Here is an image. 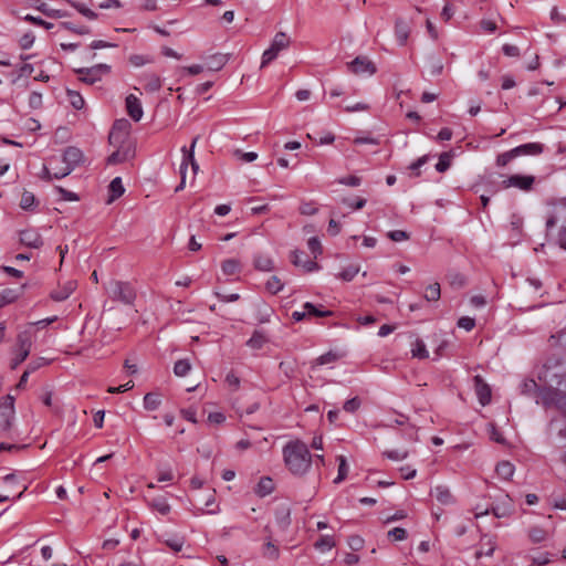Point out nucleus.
<instances>
[{
  "label": "nucleus",
  "mask_w": 566,
  "mask_h": 566,
  "mask_svg": "<svg viewBox=\"0 0 566 566\" xmlns=\"http://www.w3.org/2000/svg\"><path fill=\"white\" fill-rule=\"evenodd\" d=\"M490 512L494 514L496 517H503L507 515V511L505 509H501L500 506H493L491 510L486 509L485 511L475 512V517H481L483 515H488Z\"/></svg>",
  "instance_id": "53"
},
{
  "label": "nucleus",
  "mask_w": 566,
  "mask_h": 566,
  "mask_svg": "<svg viewBox=\"0 0 566 566\" xmlns=\"http://www.w3.org/2000/svg\"><path fill=\"white\" fill-rule=\"evenodd\" d=\"M283 286L284 284L276 275L271 276L265 284L266 291L270 292L271 294H277L283 290Z\"/></svg>",
  "instance_id": "46"
},
{
  "label": "nucleus",
  "mask_w": 566,
  "mask_h": 566,
  "mask_svg": "<svg viewBox=\"0 0 566 566\" xmlns=\"http://www.w3.org/2000/svg\"><path fill=\"white\" fill-rule=\"evenodd\" d=\"M388 238L395 242H400L409 239V234L403 230H394L388 232Z\"/></svg>",
  "instance_id": "60"
},
{
  "label": "nucleus",
  "mask_w": 566,
  "mask_h": 566,
  "mask_svg": "<svg viewBox=\"0 0 566 566\" xmlns=\"http://www.w3.org/2000/svg\"><path fill=\"white\" fill-rule=\"evenodd\" d=\"M360 406V400L357 397H354L352 399H348L345 401L343 409L346 412H355Z\"/></svg>",
  "instance_id": "62"
},
{
  "label": "nucleus",
  "mask_w": 566,
  "mask_h": 566,
  "mask_svg": "<svg viewBox=\"0 0 566 566\" xmlns=\"http://www.w3.org/2000/svg\"><path fill=\"white\" fill-rule=\"evenodd\" d=\"M514 465L510 461H501L496 464V474L503 480H510L514 474Z\"/></svg>",
  "instance_id": "25"
},
{
  "label": "nucleus",
  "mask_w": 566,
  "mask_h": 566,
  "mask_svg": "<svg viewBox=\"0 0 566 566\" xmlns=\"http://www.w3.org/2000/svg\"><path fill=\"white\" fill-rule=\"evenodd\" d=\"M451 166V154L450 153H442L439 156V161L436 165V169L439 172L447 171Z\"/></svg>",
  "instance_id": "48"
},
{
  "label": "nucleus",
  "mask_w": 566,
  "mask_h": 566,
  "mask_svg": "<svg viewBox=\"0 0 566 566\" xmlns=\"http://www.w3.org/2000/svg\"><path fill=\"white\" fill-rule=\"evenodd\" d=\"M32 347V332L27 328L17 336V352H25L30 354Z\"/></svg>",
  "instance_id": "21"
},
{
  "label": "nucleus",
  "mask_w": 566,
  "mask_h": 566,
  "mask_svg": "<svg viewBox=\"0 0 566 566\" xmlns=\"http://www.w3.org/2000/svg\"><path fill=\"white\" fill-rule=\"evenodd\" d=\"M291 261L295 266L303 268L305 272H313L318 270V264L312 260H308L303 251H293Z\"/></svg>",
  "instance_id": "13"
},
{
  "label": "nucleus",
  "mask_w": 566,
  "mask_h": 566,
  "mask_svg": "<svg viewBox=\"0 0 566 566\" xmlns=\"http://www.w3.org/2000/svg\"><path fill=\"white\" fill-rule=\"evenodd\" d=\"M142 80L144 81V87L147 92L154 93L159 91L161 87L160 77L154 73L144 74Z\"/></svg>",
  "instance_id": "23"
},
{
  "label": "nucleus",
  "mask_w": 566,
  "mask_h": 566,
  "mask_svg": "<svg viewBox=\"0 0 566 566\" xmlns=\"http://www.w3.org/2000/svg\"><path fill=\"white\" fill-rule=\"evenodd\" d=\"M78 74V80L85 84L92 85L102 80L103 75L111 72V66L104 63L91 67H81L74 70Z\"/></svg>",
  "instance_id": "5"
},
{
  "label": "nucleus",
  "mask_w": 566,
  "mask_h": 566,
  "mask_svg": "<svg viewBox=\"0 0 566 566\" xmlns=\"http://www.w3.org/2000/svg\"><path fill=\"white\" fill-rule=\"evenodd\" d=\"M535 182V177L530 175H512L504 179L501 184L503 189L511 187L517 188L523 191H530Z\"/></svg>",
  "instance_id": "7"
},
{
  "label": "nucleus",
  "mask_w": 566,
  "mask_h": 566,
  "mask_svg": "<svg viewBox=\"0 0 566 566\" xmlns=\"http://www.w3.org/2000/svg\"><path fill=\"white\" fill-rule=\"evenodd\" d=\"M108 295L113 301L125 305H133L136 300V291L128 282L112 281L108 286Z\"/></svg>",
  "instance_id": "3"
},
{
  "label": "nucleus",
  "mask_w": 566,
  "mask_h": 566,
  "mask_svg": "<svg viewBox=\"0 0 566 566\" xmlns=\"http://www.w3.org/2000/svg\"><path fill=\"white\" fill-rule=\"evenodd\" d=\"M348 70L357 75L376 73V65L366 56H357L347 64Z\"/></svg>",
  "instance_id": "8"
},
{
  "label": "nucleus",
  "mask_w": 566,
  "mask_h": 566,
  "mask_svg": "<svg viewBox=\"0 0 566 566\" xmlns=\"http://www.w3.org/2000/svg\"><path fill=\"white\" fill-rule=\"evenodd\" d=\"M23 20H24V21H28V22H30V23L36 24V25H41V27H43V28H45V29H48V30H49V29H51V28H53V23H51V22H46V21H44L43 19L38 18V17H33V15H31V14H27V15L23 18Z\"/></svg>",
  "instance_id": "55"
},
{
  "label": "nucleus",
  "mask_w": 566,
  "mask_h": 566,
  "mask_svg": "<svg viewBox=\"0 0 566 566\" xmlns=\"http://www.w3.org/2000/svg\"><path fill=\"white\" fill-rule=\"evenodd\" d=\"M547 533L538 526H534L528 531V537L533 543H542L546 539Z\"/></svg>",
  "instance_id": "47"
},
{
  "label": "nucleus",
  "mask_w": 566,
  "mask_h": 566,
  "mask_svg": "<svg viewBox=\"0 0 566 566\" xmlns=\"http://www.w3.org/2000/svg\"><path fill=\"white\" fill-rule=\"evenodd\" d=\"M431 495L437 499V501L443 505H449L454 502L453 495L447 486L438 485L431 492Z\"/></svg>",
  "instance_id": "22"
},
{
  "label": "nucleus",
  "mask_w": 566,
  "mask_h": 566,
  "mask_svg": "<svg viewBox=\"0 0 566 566\" xmlns=\"http://www.w3.org/2000/svg\"><path fill=\"white\" fill-rule=\"evenodd\" d=\"M129 153H130L129 149H125V150L117 149L116 151H114L113 154H111L108 156L107 164L108 165H117V164L124 163L128 159Z\"/></svg>",
  "instance_id": "40"
},
{
  "label": "nucleus",
  "mask_w": 566,
  "mask_h": 566,
  "mask_svg": "<svg viewBox=\"0 0 566 566\" xmlns=\"http://www.w3.org/2000/svg\"><path fill=\"white\" fill-rule=\"evenodd\" d=\"M515 158H517V157L515 156L514 149H511V150L502 153L497 156L496 165L499 167H504Z\"/></svg>",
  "instance_id": "50"
},
{
  "label": "nucleus",
  "mask_w": 566,
  "mask_h": 566,
  "mask_svg": "<svg viewBox=\"0 0 566 566\" xmlns=\"http://www.w3.org/2000/svg\"><path fill=\"white\" fill-rule=\"evenodd\" d=\"M253 266L258 271L271 272L274 270V261L266 254L256 253L253 256Z\"/></svg>",
  "instance_id": "19"
},
{
  "label": "nucleus",
  "mask_w": 566,
  "mask_h": 566,
  "mask_svg": "<svg viewBox=\"0 0 566 566\" xmlns=\"http://www.w3.org/2000/svg\"><path fill=\"white\" fill-rule=\"evenodd\" d=\"M537 405L544 408H556L563 415L566 413V392L555 387L547 386L539 390V399H536Z\"/></svg>",
  "instance_id": "2"
},
{
  "label": "nucleus",
  "mask_w": 566,
  "mask_h": 566,
  "mask_svg": "<svg viewBox=\"0 0 566 566\" xmlns=\"http://www.w3.org/2000/svg\"><path fill=\"white\" fill-rule=\"evenodd\" d=\"M290 43L291 39L285 32H277L274 35L270 48L262 54L261 67H264L274 61L281 51L289 48Z\"/></svg>",
  "instance_id": "4"
},
{
  "label": "nucleus",
  "mask_w": 566,
  "mask_h": 566,
  "mask_svg": "<svg viewBox=\"0 0 566 566\" xmlns=\"http://www.w3.org/2000/svg\"><path fill=\"white\" fill-rule=\"evenodd\" d=\"M440 296H441L440 284L437 282L427 286V289L424 291V295H423V297L428 302L438 301L440 298Z\"/></svg>",
  "instance_id": "44"
},
{
  "label": "nucleus",
  "mask_w": 566,
  "mask_h": 566,
  "mask_svg": "<svg viewBox=\"0 0 566 566\" xmlns=\"http://www.w3.org/2000/svg\"><path fill=\"white\" fill-rule=\"evenodd\" d=\"M108 189H109V193H111L108 202H112L115 199H117L120 196H123V193L125 192V188L123 186L122 178L120 177L114 178L111 181V184L108 186Z\"/></svg>",
  "instance_id": "26"
},
{
  "label": "nucleus",
  "mask_w": 566,
  "mask_h": 566,
  "mask_svg": "<svg viewBox=\"0 0 566 566\" xmlns=\"http://www.w3.org/2000/svg\"><path fill=\"white\" fill-rule=\"evenodd\" d=\"M35 206H36L35 196L31 191L24 190L21 196L20 207L23 210H32Z\"/></svg>",
  "instance_id": "41"
},
{
  "label": "nucleus",
  "mask_w": 566,
  "mask_h": 566,
  "mask_svg": "<svg viewBox=\"0 0 566 566\" xmlns=\"http://www.w3.org/2000/svg\"><path fill=\"white\" fill-rule=\"evenodd\" d=\"M191 370V364L188 359H179L174 365V374L177 377H185Z\"/></svg>",
  "instance_id": "38"
},
{
  "label": "nucleus",
  "mask_w": 566,
  "mask_h": 566,
  "mask_svg": "<svg viewBox=\"0 0 566 566\" xmlns=\"http://www.w3.org/2000/svg\"><path fill=\"white\" fill-rule=\"evenodd\" d=\"M551 20L557 24V25H560V24H564L566 25V15L560 13L558 11V8L557 7H554L551 11Z\"/></svg>",
  "instance_id": "57"
},
{
  "label": "nucleus",
  "mask_w": 566,
  "mask_h": 566,
  "mask_svg": "<svg viewBox=\"0 0 566 566\" xmlns=\"http://www.w3.org/2000/svg\"><path fill=\"white\" fill-rule=\"evenodd\" d=\"M72 171V167H67L66 165L53 168V172L48 166H43L41 178L46 180L62 179L69 176Z\"/></svg>",
  "instance_id": "17"
},
{
  "label": "nucleus",
  "mask_w": 566,
  "mask_h": 566,
  "mask_svg": "<svg viewBox=\"0 0 566 566\" xmlns=\"http://www.w3.org/2000/svg\"><path fill=\"white\" fill-rule=\"evenodd\" d=\"M164 543L171 549L174 551L175 553H178L184 547V544H185V538L181 537V536H177V535H174V536H170L166 539H164Z\"/></svg>",
  "instance_id": "45"
},
{
  "label": "nucleus",
  "mask_w": 566,
  "mask_h": 566,
  "mask_svg": "<svg viewBox=\"0 0 566 566\" xmlns=\"http://www.w3.org/2000/svg\"><path fill=\"white\" fill-rule=\"evenodd\" d=\"M307 245L314 258L322 253V244L316 237L310 238Z\"/></svg>",
  "instance_id": "54"
},
{
  "label": "nucleus",
  "mask_w": 566,
  "mask_h": 566,
  "mask_svg": "<svg viewBox=\"0 0 566 566\" xmlns=\"http://www.w3.org/2000/svg\"><path fill=\"white\" fill-rule=\"evenodd\" d=\"M67 2L76 9L77 12H80L82 15L87 18L88 20H95L97 19V13H95L93 10L87 8L84 3L74 1V0H67Z\"/></svg>",
  "instance_id": "34"
},
{
  "label": "nucleus",
  "mask_w": 566,
  "mask_h": 566,
  "mask_svg": "<svg viewBox=\"0 0 566 566\" xmlns=\"http://www.w3.org/2000/svg\"><path fill=\"white\" fill-rule=\"evenodd\" d=\"M161 403L160 396L155 392H148L144 397V407L147 410H156Z\"/></svg>",
  "instance_id": "35"
},
{
  "label": "nucleus",
  "mask_w": 566,
  "mask_h": 566,
  "mask_svg": "<svg viewBox=\"0 0 566 566\" xmlns=\"http://www.w3.org/2000/svg\"><path fill=\"white\" fill-rule=\"evenodd\" d=\"M275 523L281 531H286L291 524V510L282 505L275 510Z\"/></svg>",
  "instance_id": "18"
},
{
  "label": "nucleus",
  "mask_w": 566,
  "mask_h": 566,
  "mask_svg": "<svg viewBox=\"0 0 566 566\" xmlns=\"http://www.w3.org/2000/svg\"><path fill=\"white\" fill-rule=\"evenodd\" d=\"M60 27L75 34L85 35L91 33V29L86 25H78L71 21L61 22Z\"/></svg>",
  "instance_id": "32"
},
{
  "label": "nucleus",
  "mask_w": 566,
  "mask_h": 566,
  "mask_svg": "<svg viewBox=\"0 0 566 566\" xmlns=\"http://www.w3.org/2000/svg\"><path fill=\"white\" fill-rule=\"evenodd\" d=\"M228 60V55L216 53L209 57L208 69L211 71H219L227 64Z\"/></svg>",
  "instance_id": "29"
},
{
  "label": "nucleus",
  "mask_w": 566,
  "mask_h": 566,
  "mask_svg": "<svg viewBox=\"0 0 566 566\" xmlns=\"http://www.w3.org/2000/svg\"><path fill=\"white\" fill-rule=\"evenodd\" d=\"M473 380H474L475 392H476L480 403L482 406H486L491 401L490 386L479 375L475 376Z\"/></svg>",
  "instance_id": "11"
},
{
  "label": "nucleus",
  "mask_w": 566,
  "mask_h": 566,
  "mask_svg": "<svg viewBox=\"0 0 566 566\" xmlns=\"http://www.w3.org/2000/svg\"><path fill=\"white\" fill-rule=\"evenodd\" d=\"M19 239L21 244L31 249H40L43 245V239L41 234L34 229L20 231Z\"/></svg>",
  "instance_id": "10"
},
{
  "label": "nucleus",
  "mask_w": 566,
  "mask_h": 566,
  "mask_svg": "<svg viewBox=\"0 0 566 566\" xmlns=\"http://www.w3.org/2000/svg\"><path fill=\"white\" fill-rule=\"evenodd\" d=\"M343 202L348 206L349 208L354 209V210H360L365 207L366 205V199L365 198H357L356 200H352V199H343Z\"/></svg>",
  "instance_id": "59"
},
{
  "label": "nucleus",
  "mask_w": 566,
  "mask_h": 566,
  "mask_svg": "<svg viewBox=\"0 0 566 566\" xmlns=\"http://www.w3.org/2000/svg\"><path fill=\"white\" fill-rule=\"evenodd\" d=\"M543 387H539L534 379H525L521 384V394L526 396L536 395V399H539V390Z\"/></svg>",
  "instance_id": "27"
},
{
  "label": "nucleus",
  "mask_w": 566,
  "mask_h": 566,
  "mask_svg": "<svg viewBox=\"0 0 566 566\" xmlns=\"http://www.w3.org/2000/svg\"><path fill=\"white\" fill-rule=\"evenodd\" d=\"M36 9L39 11H41L43 14H45L46 17L53 18V19H60V18H65V17L70 15L66 11L51 9L46 3H41Z\"/></svg>",
  "instance_id": "33"
},
{
  "label": "nucleus",
  "mask_w": 566,
  "mask_h": 566,
  "mask_svg": "<svg viewBox=\"0 0 566 566\" xmlns=\"http://www.w3.org/2000/svg\"><path fill=\"white\" fill-rule=\"evenodd\" d=\"M410 34V24L402 18L395 20V36L399 45L403 46Z\"/></svg>",
  "instance_id": "15"
},
{
  "label": "nucleus",
  "mask_w": 566,
  "mask_h": 566,
  "mask_svg": "<svg viewBox=\"0 0 566 566\" xmlns=\"http://www.w3.org/2000/svg\"><path fill=\"white\" fill-rule=\"evenodd\" d=\"M337 359H339V355L338 354H336L334 352H328L326 354L321 355L315 360V364L322 366V365H326V364H329V363H334Z\"/></svg>",
  "instance_id": "51"
},
{
  "label": "nucleus",
  "mask_w": 566,
  "mask_h": 566,
  "mask_svg": "<svg viewBox=\"0 0 566 566\" xmlns=\"http://www.w3.org/2000/svg\"><path fill=\"white\" fill-rule=\"evenodd\" d=\"M337 461H338V473L334 480V483H336V484L343 482L348 474V464H347L346 458L344 455H338Z\"/></svg>",
  "instance_id": "36"
},
{
  "label": "nucleus",
  "mask_w": 566,
  "mask_h": 566,
  "mask_svg": "<svg viewBox=\"0 0 566 566\" xmlns=\"http://www.w3.org/2000/svg\"><path fill=\"white\" fill-rule=\"evenodd\" d=\"M411 354H412V357H417L420 359L428 358L429 353L426 348V344L423 343V340H421L419 338H417L415 340V343L412 344Z\"/></svg>",
  "instance_id": "39"
},
{
  "label": "nucleus",
  "mask_w": 566,
  "mask_h": 566,
  "mask_svg": "<svg viewBox=\"0 0 566 566\" xmlns=\"http://www.w3.org/2000/svg\"><path fill=\"white\" fill-rule=\"evenodd\" d=\"M130 128V123L125 119H117L113 124L112 130L109 133L108 139L111 144H122L124 139L128 136Z\"/></svg>",
  "instance_id": "9"
},
{
  "label": "nucleus",
  "mask_w": 566,
  "mask_h": 566,
  "mask_svg": "<svg viewBox=\"0 0 566 566\" xmlns=\"http://www.w3.org/2000/svg\"><path fill=\"white\" fill-rule=\"evenodd\" d=\"M283 459L286 468L294 475H304L312 464V454L301 440L290 441L283 447Z\"/></svg>",
  "instance_id": "1"
},
{
  "label": "nucleus",
  "mask_w": 566,
  "mask_h": 566,
  "mask_svg": "<svg viewBox=\"0 0 566 566\" xmlns=\"http://www.w3.org/2000/svg\"><path fill=\"white\" fill-rule=\"evenodd\" d=\"M514 149L515 156H530V155H539L543 153L544 146L541 143H528L524 145H520Z\"/></svg>",
  "instance_id": "20"
},
{
  "label": "nucleus",
  "mask_w": 566,
  "mask_h": 566,
  "mask_svg": "<svg viewBox=\"0 0 566 566\" xmlns=\"http://www.w3.org/2000/svg\"><path fill=\"white\" fill-rule=\"evenodd\" d=\"M221 269L224 275H234L240 272L241 264L235 259H228L222 262Z\"/></svg>",
  "instance_id": "31"
},
{
  "label": "nucleus",
  "mask_w": 566,
  "mask_h": 566,
  "mask_svg": "<svg viewBox=\"0 0 566 566\" xmlns=\"http://www.w3.org/2000/svg\"><path fill=\"white\" fill-rule=\"evenodd\" d=\"M317 207L314 202H302L300 206V212L304 216H313L317 212Z\"/></svg>",
  "instance_id": "56"
},
{
  "label": "nucleus",
  "mask_w": 566,
  "mask_h": 566,
  "mask_svg": "<svg viewBox=\"0 0 566 566\" xmlns=\"http://www.w3.org/2000/svg\"><path fill=\"white\" fill-rule=\"evenodd\" d=\"M388 537H392L395 541H403L407 538V531L402 527H395L388 532Z\"/></svg>",
  "instance_id": "63"
},
{
  "label": "nucleus",
  "mask_w": 566,
  "mask_h": 566,
  "mask_svg": "<svg viewBox=\"0 0 566 566\" xmlns=\"http://www.w3.org/2000/svg\"><path fill=\"white\" fill-rule=\"evenodd\" d=\"M273 490H274L273 480L269 476H264V478H261V480L259 481L256 489H255V493L259 496L263 497V496L271 494L273 492Z\"/></svg>",
  "instance_id": "24"
},
{
  "label": "nucleus",
  "mask_w": 566,
  "mask_h": 566,
  "mask_svg": "<svg viewBox=\"0 0 566 566\" xmlns=\"http://www.w3.org/2000/svg\"><path fill=\"white\" fill-rule=\"evenodd\" d=\"M502 52L504 55H506L509 57H518L521 54L520 49L513 44H504L502 46Z\"/></svg>",
  "instance_id": "64"
},
{
  "label": "nucleus",
  "mask_w": 566,
  "mask_h": 566,
  "mask_svg": "<svg viewBox=\"0 0 566 566\" xmlns=\"http://www.w3.org/2000/svg\"><path fill=\"white\" fill-rule=\"evenodd\" d=\"M83 153L80 148L70 146L65 148L62 155V163L67 167H72V170L82 161Z\"/></svg>",
  "instance_id": "12"
},
{
  "label": "nucleus",
  "mask_w": 566,
  "mask_h": 566,
  "mask_svg": "<svg viewBox=\"0 0 566 566\" xmlns=\"http://www.w3.org/2000/svg\"><path fill=\"white\" fill-rule=\"evenodd\" d=\"M149 505L153 510L157 511L161 515L169 514V512L171 510L169 503L163 496L153 499L151 502L149 503Z\"/></svg>",
  "instance_id": "30"
},
{
  "label": "nucleus",
  "mask_w": 566,
  "mask_h": 566,
  "mask_svg": "<svg viewBox=\"0 0 566 566\" xmlns=\"http://www.w3.org/2000/svg\"><path fill=\"white\" fill-rule=\"evenodd\" d=\"M266 337L263 333L255 331L251 338L247 342V345L253 349H260L266 343Z\"/></svg>",
  "instance_id": "42"
},
{
  "label": "nucleus",
  "mask_w": 566,
  "mask_h": 566,
  "mask_svg": "<svg viewBox=\"0 0 566 566\" xmlns=\"http://www.w3.org/2000/svg\"><path fill=\"white\" fill-rule=\"evenodd\" d=\"M76 289V282L75 281H67L62 286H60L57 290H54L51 292L50 296L55 302H62L70 297V295L75 291Z\"/></svg>",
  "instance_id": "16"
},
{
  "label": "nucleus",
  "mask_w": 566,
  "mask_h": 566,
  "mask_svg": "<svg viewBox=\"0 0 566 566\" xmlns=\"http://www.w3.org/2000/svg\"><path fill=\"white\" fill-rule=\"evenodd\" d=\"M14 418V397L7 395L0 399V430L7 431L11 428Z\"/></svg>",
  "instance_id": "6"
},
{
  "label": "nucleus",
  "mask_w": 566,
  "mask_h": 566,
  "mask_svg": "<svg viewBox=\"0 0 566 566\" xmlns=\"http://www.w3.org/2000/svg\"><path fill=\"white\" fill-rule=\"evenodd\" d=\"M357 273H358V268L348 266L347 269H345L340 272L339 277L346 282H349L356 276Z\"/></svg>",
  "instance_id": "61"
},
{
  "label": "nucleus",
  "mask_w": 566,
  "mask_h": 566,
  "mask_svg": "<svg viewBox=\"0 0 566 566\" xmlns=\"http://www.w3.org/2000/svg\"><path fill=\"white\" fill-rule=\"evenodd\" d=\"M126 109L130 118L135 122H139L143 117V107L138 97L133 94H129L126 97Z\"/></svg>",
  "instance_id": "14"
},
{
  "label": "nucleus",
  "mask_w": 566,
  "mask_h": 566,
  "mask_svg": "<svg viewBox=\"0 0 566 566\" xmlns=\"http://www.w3.org/2000/svg\"><path fill=\"white\" fill-rule=\"evenodd\" d=\"M303 310H306L307 317H311V316H315V317H329V316L333 315L332 311L322 310V306L317 307L316 305H314L311 302H306L303 305Z\"/></svg>",
  "instance_id": "28"
},
{
  "label": "nucleus",
  "mask_w": 566,
  "mask_h": 566,
  "mask_svg": "<svg viewBox=\"0 0 566 566\" xmlns=\"http://www.w3.org/2000/svg\"><path fill=\"white\" fill-rule=\"evenodd\" d=\"M67 95H69V98H70V102H71L72 106L75 109L83 108L85 102H84V98L82 97V95L78 92L67 91Z\"/></svg>",
  "instance_id": "49"
},
{
  "label": "nucleus",
  "mask_w": 566,
  "mask_h": 566,
  "mask_svg": "<svg viewBox=\"0 0 566 566\" xmlns=\"http://www.w3.org/2000/svg\"><path fill=\"white\" fill-rule=\"evenodd\" d=\"M199 140V136H196L192 142H191V145L189 147V149L186 148V146H184L181 148V151L184 154L182 156V170H187L188 168V160H192V156L195 155V147L197 145V142Z\"/></svg>",
  "instance_id": "37"
},
{
  "label": "nucleus",
  "mask_w": 566,
  "mask_h": 566,
  "mask_svg": "<svg viewBox=\"0 0 566 566\" xmlns=\"http://www.w3.org/2000/svg\"><path fill=\"white\" fill-rule=\"evenodd\" d=\"M263 555L269 559H277L279 548L271 541H269L264 546Z\"/></svg>",
  "instance_id": "52"
},
{
  "label": "nucleus",
  "mask_w": 566,
  "mask_h": 566,
  "mask_svg": "<svg viewBox=\"0 0 566 566\" xmlns=\"http://www.w3.org/2000/svg\"><path fill=\"white\" fill-rule=\"evenodd\" d=\"M34 39H35V36L32 32H27L25 34H23L19 41L21 49H23V50L30 49L34 42Z\"/></svg>",
  "instance_id": "58"
},
{
  "label": "nucleus",
  "mask_w": 566,
  "mask_h": 566,
  "mask_svg": "<svg viewBox=\"0 0 566 566\" xmlns=\"http://www.w3.org/2000/svg\"><path fill=\"white\" fill-rule=\"evenodd\" d=\"M314 546L316 549L324 553L332 549L335 546V542L332 536L325 535L321 536L319 539L315 542Z\"/></svg>",
  "instance_id": "43"
}]
</instances>
